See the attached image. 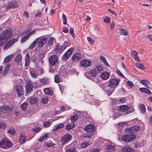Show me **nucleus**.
Masks as SVG:
<instances>
[{
    "mask_svg": "<svg viewBox=\"0 0 152 152\" xmlns=\"http://www.w3.org/2000/svg\"><path fill=\"white\" fill-rule=\"evenodd\" d=\"M120 80L112 78L109 80L107 89V93L108 96L110 95L119 85Z\"/></svg>",
    "mask_w": 152,
    "mask_h": 152,
    "instance_id": "1",
    "label": "nucleus"
},
{
    "mask_svg": "<svg viewBox=\"0 0 152 152\" xmlns=\"http://www.w3.org/2000/svg\"><path fill=\"white\" fill-rule=\"evenodd\" d=\"M103 70V67L100 66H98L94 69L90 70L89 72H86L85 75L88 78H90L91 77H96L97 74L100 73V72Z\"/></svg>",
    "mask_w": 152,
    "mask_h": 152,
    "instance_id": "2",
    "label": "nucleus"
},
{
    "mask_svg": "<svg viewBox=\"0 0 152 152\" xmlns=\"http://www.w3.org/2000/svg\"><path fill=\"white\" fill-rule=\"evenodd\" d=\"M85 129L86 132L83 134V137L90 138L94 134L95 127L93 125L90 124L86 126Z\"/></svg>",
    "mask_w": 152,
    "mask_h": 152,
    "instance_id": "3",
    "label": "nucleus"
},
{
    "mask_svg": "<svg viewBox=\"0 0 152 152\" xmlns=\"http://www.w3.org/2000/svg\"><path fill=\"white\" fill-rule=\"evenodd\" d=\"M136 138V135L135 134H125L122 137L118 138L119 141H121L122 140L125 142H129L134 140Z\"/></svg>",
    "mask_w": 152,
    "mask_h": 152,
    "instance_id": "4",
    "label": "nucleus"
},
{
    "mask_svg": "<svg viewBox=\"0 0 152 152\" xmlns=\"http://www.w3.org/2000/svg\"><path fill=\"white\" fill-rule=\"evenodd\" d=\"M12 145V143L7 139H4L0 142V146L3 148H9Z\"/></svg>",
    "mask_w": 152,
    "mask_h": 152,
    "instance_id": "5",
    "label": "nucleus"
},
{
    "mask_svg": "<svg viewBox=\"0 0 152 152\" xmlns=\"http://www.w3.org/2000/svg\"><path fill=\"white\" fill-rule=\"evenodd\" d=\"M72 136L71 134H66L61 138L60 142L61 145H64L72 139Z\"/></svg>",
    "mask_w": 152,
    "mask_h": 152,
    "instance_id": "6",
    "label": "nucleus"
},
{
    "mask_svg": "<svg viewBox=\"0 0 152 152\" xmlns=\"http://www.w3.org/2000/svg\"><path fill=\"white\" fill-rule=\"evenodd\" d=\"M15 89L17 96L20 97L23 96L24 92L23 87L20 85H17L15 88Z\"/></svg>",
    "mask_w": 152,
    "mask_h": 152,
    "instance_id": "7",
    "label": "nucleus"
},
{
    "mask_svg": "<svg viewBox=\"0 0 152 152\" xmlns=\"http://www.w3.org/2000/svg\"><path fill=\"white\" fill-rule=\"evenodd\" d=\"M33 88V83L30 80H27L26 83V94H29Z\"/></svg>",
    "mask_w": 152,
    "mask_h": 152,
    "instance_id": "8",
    "label": "nucleus"
},
{
    "mask_svg": "<svg viewBox=\"0 0 152 152\" xmlns=\"http://www.w3.org/2000/svg\"><path fill=\"white\" fill-rule=\"evenodd\" d=\"M92 64L91 61L88 59H83L80 61V65L84 68H86L90 66Z\"/></svg>",
    "mask_w": 152,
    "mask_h": 152,
    "instance_id": "9",
    "label": "nucleus"
},
{
    "mask_svg": "<svg viewBox=\"0 0 152 152\" xmlns=\"http://www.w3.org/2000/svg\"><path fill=\"white\" fill-rule=\"evenodd\" d=\"M140 129V126H139L135 125L134 126L126 129V132L130 133H135L138 132Z\"/></svg>",
    "mask_w": 152,
    "mask_h": 152,
    "instance_id": "10",
    "label": "nucleus"
},
{
    "mask_svg": "<svg viewBox=\"0 0 152 152\" xmlns=\"http://www.w3.org/2000/svg\"><path fill=\"white\" fill-rule=\"evenodd\" d=\"M18 7V4L17 1L12 0L9 2L8 4L6 7L7 10H9L10 8H13Z\"/></svg>",
    "mask_w": 152,
    "mask_h": 152,
    "instance_id": "11",
    "label": "nucleus"
},
{
    "mask_svg": "<svg viewBox=\"0 0 152 152\" xmlns=\"http://www.w3.org/2000/svg\"><path fill=\"white\" fill-rule=\"evenodd\" d=\"M119 110L124 113V114H127L132 112V111L129 110V107L126 105H122L119 107Z\"/></svg>",
    "mask_w": 152,
    "mask_h": 152,
    "instance_id": "12",
    "label": "nucleus"
},
{
    "mask_svg": "<svg viewBox=\"0 0 152 152\" xmlns=\"http://www.w3.org/2000/svg\"><path fill=\"white\" fill-rule=\"evenodd\" d=\"M18 38H16L12 39L10 41H8L4 47V49L6 50L9 48L12 44L17 42L18 40Z\"/></svg>",
    "mask_w": 152,
    "mask_h": 152,
    "instance_id": "13",
    "label": "nucleus"
},
{
    "mask_svg": "<svg viewBox=\"0 0 152 152\" xmlns=\"http://www.w3.org/2000/svg\"><path fill=\"white\" fill-rule=\"evenodd\" d=\"M12 35V32L9 30H6L0 35L3 36L4 38L7 40L11 37Z\"/></svg>",
    "mask_w": 152,
    "mask_h": 152,
    "instance_id": "14",
    "label": "nucleus"
},
{
    "mask_svg": "<svg viewBox=\"0 0 152 152\" xmlns=\"http://www.w3.org/2000/svg\"><path fill=\"white\" fill-rule=\"evenodd\" d=\"M74 48H71L68 50L63 55L62 58L64 61H66L71 56L72 54V51H73Z\"/></svg>",
    "mask_w": 152,
    "mask_h": 152,
    "instance_id": "15",
    "label": "nucleus"
},
{
    "mask_svg": "<svg viewBox=\"0 0 152 152\" xmlns=\"http://www.w3.org/2000/svg\"><path fill=\"white\" fill-rule=\"evenodd\" d=\"M49 61L50 64L53 65L57 61V57L56 55H53L49 58Z\"/></svg>",
    "mask_w": 152,
    "mask_h": 152,
    "instance_id": "16",
    "label": "nucleus"
},
{
    "mask_svg": "<svg viewBox=\"0 0 152 152\" xmlns=\"http://www.w3.org/2000/svg\"><path fill=\"white\" fill-rule=\"evenodd\" d=\"M48 39L46 37H44L40 39L37 43L39 47H42L47 42Z\"/></svg>",
    "mask_w": 152,
    "mask_h": 152,
    "instance_id": "17",
    "label": "nucleus"
},
{
    "mask_svg": "<svg viewBox=\"0 0 152 152\" xmlns=\"http://www.w3.org/2000/svg\"><path fill=\"white\" fill-rule=\"evenodd\" d=\"M110 75V74L107 72H104L101 74L100 77L103 80H106L109 78Z\"/></svg>",
    "mask_w": 152,
    "mask_h": 152,
    "instance_id": "18",
    "label": "nucleus"
},
{
    "mask_svg": "<svg viewBox=\"0 0 152 152\" xmlns=\"http://www.w3.org/2000/svg\"><path fill=\"white\" fill-rule=\"evenodd\" d=\"M123 152H134V150L128 145L126 146L122 149Z\"/></svg>",
    "mask_w": 152,
    "mask_h": 152,
    "instance_id": "19",
    "label": "nucleus"
},
{
    "mask_svg": "<svg viewBox=\"0 0 152 152\" xmlns=\"http://www.w3.org/2000/svg\"><path fill=\"white\" fill-rule=\"evenodd\" d=\"M26 136L24 133L21 134L20 135L19 142L20 144H22L25 142Z\"/></svg>",
    "mask_w": 152,
    "mask_h": 152,
    "instance_id": "20",
    "label": "nucleus"
},
{
    "mask_svg": "<svg viewBox=\"0 0 152 152\" xmlns=\"http://www.w3.org/2000/svg\"><path fill=\"white\" fill-rule=\"evenodd\" d=\"M81 58V56L79 53H75L73 55L72 57L73 60L75 61H78Z\"/></svg>",
    "mask_w": 152,
    "mask_h": 152,
    "instance_id": "21",
    "label": "nucleus"
},
{
    "mask_svg": "<svg viewBox=\"0 0 152 152\" xmlns=\"http://www.w3.org/2000/svg\"><path fill=\"white\" fill-rule=\"evenodd\" d=\"M35 32V31H33L29 32L25 36L23 37L22 38V39L21 40V42L22 43H23L24 42L28 39L29 36L32 34L33 33H34Z\"/></svg>",
    "mask_w": 152,
    "mask_h": 152,
    "instance_id": "22",
    "label": "nucleus"
},
{
    "mask_svg": "<svg viewBox=\"0 0 152 152\" xmlns=\"http://www.w3.org/2000/svg\"><path fill=\"white\" fill-rule=\"evenodd\" d=\"M131 55L133 58L137 61H139L140 60L137 55V53L134 50H132L131 52Z\"/></svg>",
    "mask_w": 152,
    "mask_h": 152,
    "instance_id": "23",
    "label": "nucleus"
},
{
    "mask_svg": "<svg viewBox=\"0 0 152 152\" xmlns=\"http://www.w3.org/2000/svg\"><path fill=\"white\" fill-rule=\"evenodd\" d=\"M12 108H10V107L8 106H7L6 105H3L2 107H1L0 111V112L5 113L7 111L9 110Z\"/></svg>",
    "mask_w": 152,
    "mask_h": 152,
    "instance_id": "24",
    "label": "nucleus"
},
{
    "mask_svg": "<svg viewBox=\"0 0 152 152\" xmlns=\"http://www.w3.org/2000/svg\"><path fill=\"white\" fill-rule=\"evenodd\" d=\"M64 126V124L60 123L55 125L53 128V130L54 131L58 130L59 129L63 128Z\"/></svg>",
    "mask_w": 152,
    "mask_h": 152,
    "instance_id": "25",
    "label": "nucleus"
},
{
    "mask_svg": "<svg viewBox=\"0 0 152 152\" xmlns=\"http://www.w3.org/2000/svg\"><path fill=\"white\" fill-rule=\"evenodd\" d=\"M140 92L143 93H145L150 94H151V91L148 88H139Z\"/></svg>",
    "mask_w": 152,
    "mask_h": 152,
    "instance_id": "26",
    "label": "nucleus"
},
{
    "mask_svg": "<svg viewBox=\"0 0 152 152\" xmlns=\"http://www.w3.org/2000/svg\"><path fill=\"white\" fill-rule=\"evenodd\" d=\"M38 101L37 98L30 97L28 99V102L31 104H35Z\"/></svg>",
    "mask_w": 152,
    "mask_h": 152,
    "instance_id": "27",
    "label": "nucleus"
},
{
    "mask_svg": "<svg viewBox=\"0 0 152 152\" xmlns=\"http://www.w3.org/2000/svg\"><path fill=\"white\" fill-rule=\"evenodd\" d=\"M140 83L144 86L145 87H146L150 89V88L148 86V85L149 83V82L146 80H141Z\"/></svg>",
    "mask_w": 152,
    "mask_h": 152,
    "instance_id": "28",
    "label": "nucleus"
},
{
    "mask_svg": "<svg viewBox=\"0 0 152 152\" xmlns=\"http://www.w3.org/2000/svg\"><path fill=\"white\" fill-rule=\"evenodd\" d=\"M31 75L34 78H36L37 77V74L36 73L35 69H31L29 70Z\"/></svg>",
    "mask_w": 152,
    "mask_h": 152,
    "instance_id": "29",
    "label": "nucleus"
},
{
    "mask_svg": "<svg viewBox=\"0 0 152 152\" xmlns=\"http://www.w3.org/2000/svg\"><path fill=\"white\" fill-rule=\"evenodd\" d=\"M14 56L13 54H11L6 57L4 59V62L5 63H7L10 61Z\"/></svg>",
    "mask_w": 152,
    "mask_h": 152,
    "instance_id": "30",
    "label": "nucleus"
},
{
    "mask_svg": "<svg viewBox=\"0 0 152 152\" xmlns=\"http://www.w3.org/2000/svg\"><path fill=\"white\" fill-rule=\"evenodd\" d=\"M44 91L45 94L49 95L50 96H51L53 94V92L52 91L48 88L44 89Z\"/></svg>",
    "mask_w": 152,
    "mask_h": 152,
    "instance_id": "31",
    "label": "nucleus"
},
{
    "mask_svg": "<svg viewBox=\"0 0 152 152\" xmlns=\"http://www.w3.org/2000/svg\"><path fill=\"white\" fill-rule=\"evenodd\" d=\"M0 35V47L2 46L7 41V40Z\"/></svg>",
    "mask_w": 152,
    "mask_h": 152,
    "instance_id": "32",
    "label": "nucleus"
},
{
    "mask_svg": "<svg viewBox=\"0 0 152 152\" xmlns=\"http://www.w3.org/2000/svg\"><path fill=\"white\" fill-rule=\"evenodd\" d=\"M139 107L140 112L141 113H144L146 110L145 106L142 104H140L139 105Z\"/></svg>",
    "mask_w": 152,
    "mask_h": 152,
    "instance_id": "33",
    "label": "nucleus"
},
{
    "mask_svg": "<svg viewBox=\"0 0 152 152\" xmlns=\"http://www.w3.org/2000/svg\"><path fill=\"white\" fill-rule=\"evenodd\" d=\"M78 116L76 114H75L72 115L71 118L72 122L74 123L78 119Z\"/></svg>",
    "mask_w": 152,
    "mask_h": 152,
    "instance_id": "34",
    "label": "nucleus"
},
{
    "mask_svg": "<svg viewBox=\"0 0 152 152\" xmlns=\"http://www.w3.org/2000/svg\"><path fill=\"white\" fill-rule=\"evenodd\" d=\"M34 69H35V71L37 75H41L43 73V70L40 67H38Z\"/></svg>",
    "mask_w": 152,
    "mask_h": 152,
    "instance_id": "35",
    "label": "nucleus"
},
{
    "mask_svg": "<svg viewBox=\"0 0 152 152\" xmlns=\"http://www.w3.org/2000/svg\"><path fill=\"white\" fill-rule=\"evenodd\" d=\"M74 126V123L72 124L69 123L65 127V128L67 130H70L72 129Z\"/></svg>",
    "mask_w": 152,
    "mask_h": 152,
    "instance_id": "36",
    "label": "nucleus"
},
{
    "mask_svg": "<svg viewBox=\"0 0 152 152\" xmlns=\"http://www.w3.org/2000/svg\"><path fill=\"white\" fill-rule=\"evenodd\" d=\"M99 58L107 66H109V65L107 63L105 57L103 56H100Z\"/></svg>",
    "mask_w": 152,
    "mask_h": 152,
    "instance_id": "37",
    "label": "nucleus"
},
{
    "mask_svg": "<svg viewBox=\"0 0 152 152\" xmlns=\"http://www.w3.org/2000/svg\"><path fill=\"white\" fill-rule=\"evenodd\" d=\"M40 37L36 39L33 42V43L29 46V48L31 49H33L35 47L37 43L38 42L39 40L40 39Z\"/></svg>",
    "mask_w": 152,
    "mask_h": 152,
    "instance_id": "38",
    "label": "nucleus"
},
{
    "mask_svg": "<svg viewBox=\"0 0 152 152\" xmlns=\"http://www.w3.org/2000/svg\"><path fill=\"white\" fill-rule=\"evenodd\" d=\"M10 65L9 64H8L5 66L2 73L3 75H5L7 73L10 67Z\"/></svg>",
    "mask_w": 152,
    "mask_h": 152,
    "instance_id": "39",
    "label": "nucleus"
},
{
    "mask_svg": "<svg viewBox=\"0 0 152 152\" xmlns=\"http://www.w3.org/2000/svg\"><path fill=\"white\" fill-rule=\"evenodd\" d=\"M66 152H77L75 147H69L68 149L65 150Z\"/></svg>",
    "mask_w": 152,
    "mask_h": 152,
    "instance_id": "40",
    "label": "nucleus"
},
{
    "mask_svg": "<svg viewBox=\"0 0 152 152\" xmlns=\"http://www.w3.org/2000/svg\"><path fill=\"white\" fill-rule=\"evenodd\" d=\"M48 137L49 136L48 134H45L42 136H41L40 137V138L39 140V141L40 142L45 141L47 139Z\"/></svg>",
    "mask_w": 152,
    "mask_h": 152,
    "instance_id": "41",
    "label": "nucleus"
},
{
    "mask_svg": "<svg viewBox=\"0 0 152 152\" xmlns=\"http://www.w3.org/2000/svg\"><path fill=\"white\" fill-rule=\"evenodd\" d=\"M91 144L89 142H85L81 144L80 148L83 149L87 147Z\"/></svg>",
    "mask_w": 152,
    "mask_h": 152,
    "instance_id": "42",
    "label": "nucleus"
},
{
    "mask_svg": "<svg viewBox=\"0 0 152 152\" xmlns=\"http://www.w3.org/2000/svg\"><path fill=\"white\" fill-rule=\"evenodd\" d=\"M30 61V58L29 55L28 53H27L26 55V60H25V66H27L28 63H29V62Z\"/></svg>",
    "mask_w": 152,
    "mask_h": 152,
    "instance_id": "43",
    "label": "nucleus"
},
{
    "mask_svg": "<svg viewBox=\"0 0 152 152\" xmlns=\"http://www.w3.org/2000/svg\"><path fill=\"white\" fill-rule=\"evenodd\" d=\"M28 106V103L27 102H24L21 105V107L23 111L25 110Z\"/></svg>",
    "mask_w": 152,
    "mask_h": 152,
    "instance_id": "44",
    "label": "nucleus"
},
{
    "mask_svg": "<svg viewBox=\"0 0 152 152\" xmlns=\"http://www.w3.org/2000/svg\"><path fill=\"white\" fill-rule=\"evenodd\" d=\"M48 100V97L46 96H44L42 98L41 102L43 104L46 103Z\"/></svg>",
    "mask_w": 152,
    "mask_h": 152,
    "instance_id": "45",
    "label": "nucleus"
},
{
    "mask_svg": "<svg viewBox=\"0 0 152 152\" xmlns=\"http://www.w3.org/2000/svg\"><path fill=\"white\" fill-rule=\"evenodd\" d=\"M107 150H109L111 152L113 151L115 149V147L112 145H109L106 147Z\"/></svg>",
    "mask_w": 152,
    "mask_h": 152,
    "instance_id": "46",
    "label": "nucleus"
},
{
    "mask_svg": "<svg viewBox=\"0 0 152 152\" xmlns=\"http://www.w3.org/2000/svg\"><path fill=\"white\" fill-rule=\"evenodd\" d=\"M103 19L105 23H109L110 22V18L109 17L106 16L103 18Z\"/></svg>",
    "mask_w": 152,
    "mask_h": 152,
    "instance_id": "47",
    "label": "nucleus"
},
{
    "mask_svg": "<svg viewBox=\"0 0 152 152\" xmlns=\"http://www.w3.org/2000/svg\"><path fill=\"white\" fill-rule=\"evenodd\" d=\"M120 34L123 35H126L128 34L127 31L124 29H121L120 32Z\"/></svg>",
    "mask_w": 152,
    "mask_h": 152,
    "instance_id": "48",
    "label": "nucleus"
},
{
    "mask_svg": "<svg viewBox=\"0 0 152 152\" xmlns=\"http://www.w3.org/2000/svg\"><path fill=\"white\" fill-rule=\"evenodd\" d=\"M136 66L141 69H144V67L142 64L137 63L136 64Z\"/></svg>",
    "mask_w": 152,
    "mask_h": 152,
    "instance_id": "49",
    "label": "nucleus"
},
{
    "mask_svg": "<svg viewBox=\"0 0 152 152\" xmlns=\"http://www.w3.org/2000/svg\"><path fill=\"white\" fill-rule=\"evenodd\" d=\"M90 79L96 83H99L100 81V80L98 77H91V78Z\"/></svg>",
    "mask_w": 152,
    "mask_h": 152,
    "instance_id": "50",
    "label": "nucleus"
},
{
    "mask_svg": "<svg viewBox=\"0 0 152 152\" xmlns=\"http://www.w3.org/2000/svg\"><path fill=\"white\" fill-rule=\"evenodd\" d=\"M63 23L64 25H65L67 23V18L65 15L64 14H62V17Z\"/></svg>",
    "mask_w": 152,
    "mask_h": 152,
    "instance_id": "51",
    "label": "nucleus"
},
{
    "mask_svg": "<svg viewBox=\"0 0 152 152\" xmlns=\"http://www.w3.org/2000/svg\"><path fill=\"white\" fill-rule=\"evenodd\" d=\"M8 132L10 134L12 135H15L16 134V132L15 130L13 129H11L8 131Z\"/></svg>",
    "mask_w": 152,
    "mask_h": 152,
    "instance_id": "52",
    "label": "nucleus"
},
{
    "mask_svg": "<svg viewBox=\"0 0 152 152\" xmlns=\"http://www.w3.org/2000/svg\"><path fill=\"white\" fill-rule=\"evenodd\" d=\"M54 80L56 83H58L60 81L59 76L57 75H55L54 77Z\"/></svg>",
    "mask_w": 152,
    "mask_h": 152,
    "instance_id": "53",
    "label": "nucleus"
},
{
    "mask_svg": "<svg viewBox=\"0 0 152 152\" xmlns=\"http://www.w3.org/2000/svg\"><path fill=\"white\" fill-rule=\"evenodd\" d=\"M41 129L40 127H35L33 129V131L36 133H37L40 131Z\"/></svg>",
    "mask_w": 152,
    "mask_h": 152,
    "instance_id": "54",
    "label": "nucleus"
},
{
    "mask_svg": "<svg viewBox=\"0 0 152 152\" xmlns=\"http://www.w3.org/2000/svg\"><path fill=\"white\" fill-rule=\"evenodd\" d=\"M51 123L50 121H45L43 124V126L45 127H47L51 125Z\"/></svg>",
    "mask_w": 152,
    "mask_h": 152,
    "instance_id": "55",
    "label": "nucleus"
},
{
    "mask_svg": "<svg viewBox=\"0 0 152 152\" xmlns=\"http://www.w3.org/2000/svg\"><path fill=\"white\" fill-rule=\"evenodd\" d=\"M127 84L128 86H130L132 88L134 86L133 83L131 81L128 80L127 81Z\"/></svg>",
    "mask_w": 152,
    "mask_h": 152,
    "instance_id": "56",
    "label": "nucleus"
},
{
    "mask_svg": "<svg viewBox=\"0 0 152 152\" xmlns=\"http://www.w3.org/2000/svg\"><path fill=\"white\" fill-rule=\"evenodd\" d=\"M41 82L44 84H46L48 83V80L45 78H43L41 80Z\"/></svg>",
    "mask_w": 152,
    "mask_h": 152,
    "instance_id": "57",
    "label": "nucleus"
},
{
    "mask_svg": "<svg viewBox=\"0 0 152 152\" xmlns=\"http://www.w3.org/2000/svg\"><path fill=\"white\" fill-rule=\"evenodd\" d=\"M88 41L90 42L91 44H93L94 43V40L90 37H87Z\"/></svg>",
    "mask_w": 152,
    "mask_h": 152,
    "instance_id": "58",
    "label": "nucleus"
},
{
    "mask_svg": "<svg viewBox=\"0 0 152 152\" xmlns=\"http://www.w3.org/2000/svg\"><path fill=\"white\" fill-rule=\"evenodd\" d=\"M65 48L64 47V45H62L61 47L60 48H56L55 49V51L56 52V50H59L61 49V50H62L63 51L64 50ZM59 51H60L61 50H59Z\"/></svg>",
    "mask_w": 152,
    "mask_h": 152,
    "instance_id": "59",
    "label": "nucleus"
},
{
    "mask_svg": "<svg viewBox=\"0 0 152 152\" xmlns=\"http://www.w3.org/2000/svg\"><path fill=\"white\" fill-rule=\"evenodd\" d=\"M53 39L54 38L53 37L50 38L48 41V44L50 45H52L53 43Z\"/></svg>",
    "mask_w": 152,
    "mask_h": 152,
    "instance_id": "60",
    "label": "nucleus"
},
{
    "mask_svg": "<svg viewBox=\"0 0 152 152\" xmlns=\"http://www.w3.org/2000/svg\"><path fill=\"white\" fill-rule=\"evenodd\" d=\"M69 32L71 35L73 37L75 36V35L74 33V31L72 28H71L69 29Z\"/></svg>",
    "mask_w": 152,
    "mask_h": 152,
    "instance_id": "61",
    "label": "nucleus"
},
{
    "mask_svg": "<svg viewBox=\"0 0 152 152\" xmlns=\"http://www.w3.org/2000/svg\"><path fill=\"white\" fill-rule=\"evenodd\" d=\"M126 100V99L125 97H123L120 99V102L122 103L125 102Z\"/></svg>",
    "mask_w": 152,
    "mask_h": 152,
    "instance_id": "62",
    "label": "nucleus"
},
{
    "mask_svg": "<svg viewBox=\"0 0 152 152\" xmlns=\"http://www.w3.org/2000/svg\"><path fill=\"white\" fill-rule=\"evenodd\" d=\"M146 38L148 39L149 40L151 41H152V37L150 34L148 35L146 37Z\"/></svg>",
    "mask_w": 152,
    "mask_h": 152,
    "instance_id": "63",
    "label": "nucleus"
},
{
    "mask_svg": "<svg viewBox=\"0 0 152 152\" xmlns=\"http://www.w3.org/2000/svg\"><path fill=\"white\" fill-rule=\"evenodd\" d=\"M99 150L98 149L94 148L91 150L90 152H99Z\"/></svg>",
    "mask_w": 152,
    "mask_h": 152,
    "instance_id": "64",
    "label": "nucleus"
}]
</instances>
